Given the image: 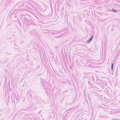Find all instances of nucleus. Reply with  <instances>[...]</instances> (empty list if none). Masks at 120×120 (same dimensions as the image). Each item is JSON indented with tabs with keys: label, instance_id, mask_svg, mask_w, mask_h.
Returning a JSON list of instances; mask_svg holds the SVG:
<instances>
[{
	"label": "nucleus",
	"instance_id": "f257e3e1",
	"mask_svg": "<svg viewBox=\"0 0 120 120\" xmlns=\"http://www.w3.org/2000/svg\"><path fill=\"white\" fill-rule=\"evenodd\" d=\"M93 36H92V37L90 38L89 40L88 41V42H90L93 39Z\"/></svg>",
	"mask_w": 120,
	"mask_h": 120
},
{
	"label": "nucleus",
	"instance_id": "f03ea898",
	"mask_svg": "<svg viewBox=\"0 0 120 120\" xmlns=\"http://www.w3.org/2000/svg\"><path fill=\"white\" fill-rule=\"evenodd\" d=\"M111 68H112V69H113V64H112V66H111Z\"/></svg>",
	"mask_w": 120,
	"mask_h": 120
}]
</instances>
